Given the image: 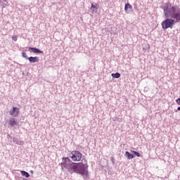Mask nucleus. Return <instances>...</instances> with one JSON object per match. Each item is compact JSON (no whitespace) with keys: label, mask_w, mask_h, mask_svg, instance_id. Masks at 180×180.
<instances>
[{"label":"nucleus","mask_w":180,"mask_h":180,"mask_svg":"<svg viewBox=\"0 0 180 180\" xmlns=\"http://www.w3.org/2000/svg\"><path fill=\"white\" fill-rule=\"evenodd\" d=\"M163 11L167 19L162 22V29H172L176 22H180V8L178 6H165Z\"/></svg>","instance_id":"nucleus-1"},{"label":"nucleus","mask_w":180,"mask_h":180,"mask_svg":"<svg viewBox=\"0 0 180 180\" xmlns=\"http://www.w3.org/2000/svg\"><path fill=\"white\" fill-rule=\"evenodd\" d=\"M76 174H79L84 179H88V165L82 162L75 163L72 166V170Z\"/></svg>","instance_id":"nucleus-2"},{"label":"nucleus","mask_w":180,"mask_h":180,"mask_svg":"<svg viewBox=\"0 0 180 180\" xmlns=\"http://www.w3.org/2000/svg\"><path fill=\"white\" fill-rule=\"evenodd\" d=\"M63 162L60 163V167L62 169H64V168H65L69 172H71V171H72V167L75 163L70 160V158H63Z\"/></svg>","instance_id":"nucleus-3"},{"label":"nucleus","mask_w":180,"mask_h":180,"mask_svg":"<svg viewBox=\"0 0 180 180\" xmlns=\"http://www.w3.org/2000/svg\"><path fill=\"white\" fill-rule=\"evenodd\" d=\"M69 157L71 158L72 161H74L75 162L81 161L82 158V154L80 153L78 150H72L70 155Z\"/></svg>","instance_id":"nucleus-4"},{"label":"nucleus","mask_w":180,"mask_h":180,"mask_svg":"<svg viewBox=\"0 0 180 180\" xmlns=\"http://www.w3.org/2000/svg\"><path fill=\"white\" fill-rule=\"evenodd\" d=\"M9 113L12 117H18V116H19V113H20V109L18 107H13L10 110Z\"/></svg>","instance_id":"nucleus-5"},{"label":"nucleus","mask_w":180,"mask_h":180,"mask_svg":"<svg viewBox=\"0 0 180 180\" xmlns=\"http://www.w3.org/2000/svg\"><path fill=\"white\" fill-rule=\"evenodd\" d=\"M98 9H99V4L92 3L90 7V10L91 11L92 13H96L98 12Z\"/></svg>","instance_id":"nucleus-6"},{"label":"nucleus","mask_w":180,"mask_h":180,"mask_svg":"<svg viewBox=\"0 0 180 180\" xmlns=\"http://www.w3.org/2000/svg\"><path fill=\"white\" fill-rule=\"evenodd\" d=\"M124 11L126 13H130L131 12H133V6L129 3L125 4Z\"/></svg>","instance_id":"nucleus-7"},{"label":"nucleus","mask_w":180,"mask_h":180,"mask_svg":"<svg viewBox=\"0 0 180 180\" xmlns=\"http://www.w3.org/2000/svg\"><path fill=\"white\" fill-rule=\"evenodd\" d=\"M8 124L11 127H14V126H18V121H16V118L12 117L8 121Z\"/></svg>","instance_id":"nucleus-8"},{"label":"nucleus","mask_w":180,"mask_h":180,"mask_svg":"<svg viewBox=\"0 0 180 180\" xmlns=\"http://www.w3.org/2000/svg\"><path fill=\"white\" fill-rule=\"evenodd\" d=\"M28 51H30V53H32V51L33 53H37L43 54V51H41L40 49H39L37 48L29 47Z\"/></svg>","instance_id":"nucleus-9"},{"label":"nucleus","mask_w":180,"mask_h":180,"mask_svg":"<svg viewBox=\"0 0 180 180\" xmlns=\"http://www.w3.org/2000/svg\"><path fill=\"white\" fill-rule=\"evenodd\" d=\"M27 60H29L30 63H39V57L35 56H31L27 58Z\"/></svg>","instance_id":"nucleus-10"},{"label":"nucleus","mask_w":180,"mask_h":180,"mask_svg":"<svg viewBox=\"0 0 180 180\" xmlns=\"http://www.w3.org/2000/svg\"><path fill=\"white\" fill-rule=\"evenodd\" d=\"M125 154L129 160L134 158V155H133V154H131L129 151H126Z\"/></svg>","instance_id":"nucleus-11"},{"label":"nucleus","mask_w":180,"mask_h":180,"mask_svg":"<svg viewBox=\"0 0 180 180\" xmlns=\"http://www.w3.org/2000/svg\"><path fill=\"white\" fill-rule=\"evenodd\" d=\"M20 174L22 176H25V178H29V176H30V174H29L27 172L25 171H21Z\"/></svg>","instance_id":"nucleus-12"},{"label":"nucleus","mask_w":180,"mask_h":180,"mask_svg":"<svg viewBox=\"0 0 180 180\" xmlns=\"http://www.w3.org/2000/svg\"><path fill=\"white\" fill-rule=\"evenodd\" d=\"M112 78H120V73L117 72V73H112Z\"/></svg>","instance_id":"nucleus-13"},{"label":"nucleus","mask_w":180,"mask_h":180,"mask_svg":"<svg viewBox=\"0 0 180 180\" xmlns=\"http://www.w3.org/2000/svg\"><path fill=\"white\" fill-rule=\"evenodd\" d=\"M131 153H133V154H134V155H136V157H141V155L139 153V152H136L135 150H131Z\"/></svg>","instance_id":"nucleus-14"},{"label":"nucleus","mask_w":180,"mask_h":180,"mask_svg":"<svg viewBox=\"0 0 180 180\" xmlns=\"http://www.w3.org/2000/svg\"><path fill=\"white\" fill-rule=\"evenodd\" d=\"M22 57H24V58H27V54L26 53V52H22Z\"/></svg>","instance_id":"nucleus-15"},{"label":"nucleus","mask_w":180,"mask_h":180,"mask_svg":"<svg viewBox=\"0 0 180 180\" xmlns=\"http://www.w3.org/2000/svg\"><path fill=\"white\" fill-rule=\"evenodd\" d=\"M12 40H13L14 41H18V37H15V36H13L12 37Z\"/></svg>","instance_id":"nucleus-16"},{"label":"nucleus","mask_w":180,"mask_h":180,"mask_svg":"<svg viewBox=\"0 0 180 180\" xmlns=\"http://www.w3.org/2000/svg\"><path fill=\"white\" fill-rule=\"evenodd\" d=\"M176 102L177 105H180V98H177L176 100Z\"/></svg>","instance_id":"nucleus-17"},{"label":"nucleus","mask_w":180,"mask_h":180,"mask_svg":"<svg viewBox=\"0 0 180 180\" xmlns=\"http://www.w3.org/2000/svg\"><path fill=\"white\" fill-rule=\"evenodd\" d=\"M177 110H180V106L177 108Z\"/></svg>","instance_id":"nucleus-18"}]
</instances>
